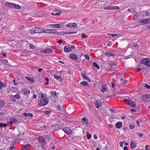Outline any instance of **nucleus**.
<instances>
[{"label":"nucleus","instance_id":"ddd939ff","mask_svg":"<svg viewBox=\"0 0 150 150\" xmlns=\"http://www.w3.org/2000/svg\"><path fill=\"white\" fill-rule=\"evenodd\" d=\"M24 133L23 132L22 134H21V133L20 132H19V134L17 136L16 138V140H22L24 139V136L23 135Z\"/></svg>","mask_w":150,"mask_h":150},{"label":"nucleus","instance_id":"1a4fd4ad","mask_svg":"<svg viewBox=\"0 0 150 150\" xmlns=\"http://www.w3.org/2000/svg\"><path fill=\"white\" fill-rule=\"evenodd\" d=\"M69 57L70 59L73 60L77 61L79 60V57L76 54H70Z\"/></svg>","mask_w":150,"mask_h":150},{"label":"nucleus","instance_id":"a878e982","mask_svg":"<svg viewBox=\"0 0 150 150\" xmlns=\"http://www.w3.org/2000/svg\"><path fill=\"white\" fill-rule=\"evenodd\" d=\"M6 86L5 84L2 81H0V89H1L4 88Z\"/></svg>","mask_w":150,"mask_h":150},{"label":"nucleus","instance_id":"3c124183","mask_svg":"<svg viewBox=\"0 0 150 150\" xmlns=\"http://www.w3.org/2000/svg\"><path fill=\"white\" fill-rule=\"evenodd\" d=\"M144 87H145V88H146L148 89L150 88V86L146 83L144 85Z\"/></svg>","mask_w":150,"mask_h":150},{"label":"nucleus","instance_id":"49530a36","mask_svg":"<svg viewBox=\"0 0 150 150\" xmlns=\"http://www.w3.org/2000/svg\"><path fill=\"white\" fill-rule=\"evenodd\" d=\"M63 35L64 34H72V33L71 32L69 31H65V32H63Z\"/></svg>","mask_w":150,"mask_h":150},{"label":"nucleus","instance_id":"f257e3e1","mask_svg":"<svg viewBox=\"0 0 150 150\" xmlns=\"http://www.w3.org/2000/svg\"><path fill=\"white\" fill-rule=\"evenodd\" d=\"M5 6L7 7H10L16 9H20L21 8L20 6L19 5L9 2L5 3Z\"/></svg>","mask_w":150,"mask_h":150},{"label":"nucleus","instance_id":"f3484780","mask_svg":"<svg viewBox=\"0 0 150 150\" xmlns=\"http://www.w3.org/2000/svg\"><path fill=\"white\" fill-rule=\"evenodd\" d=\"M122 126V122H119L116 123L115 125V127L118 129L120 128Z\"/></svg>","mask_w":150,"mask_h":150},{"label":"nucleus","instance_id":"9b49d317","mask_svg":"<svg viewBox=\"0 0 150 150\" xmlns=\"http://www.w3.org/2000/svg\"><path fill=\"white\" fill-rule=\"evenodd\" d=\"M62 130L67 135H69L72 133L71 130L69 127H66L63 129Z\"/></svg>","mask_w":150,"mask_h":150},{"label":"nucleus","instance_id":"864d4df0","mask_svg":"<svg viewBox=\"0 0 150 150\" xmlns=\"http://www.w3.org/2000/svg\"><path fill=\"white\" fill-rule=\"evenodd\" d=\"M51 110H46L44 111V113L46 114H48L51 113Z\"/></svg>","mask_w":150,"mask_h":150},{"label":"nucleus","instance_id":"bb28decb","mask_svg":"<svg viewBox=\"0 0 150 150\" xmlns=\"http://www.w3.org/2000/svg\"><path fill=\"white\" fill-rule=\"evenodd\" d=\"M105 54L107 55L109 57H110L115 56V55L112 52H111L110 53L108 52H106L105 53Z\"/></svg>","mask_w":150,"mask_h":150},{"label":"nucleus","instance_id":"f03ea898","mask_svg":"<svg viewBox=\"0 0 150 150\" xmlns=\"http://www.w3.org/2000/svg\"><path fill=\"white\" fill-rule=\"evenodd\" d=\"M43 28L38 27H35L32 28L29 30V33L31 34H34L35 33H42Z\"/></svg>","mask_w":150,"mask_h":150},{"label":"nucleus","instance_id":"09e8293b","mask_svg":"<svg viewBox=\"0 0 150 150\" xmlns=\"http://www.w3.org/2000/svg\"><path fill=\"white\" fill-rule=\"evenodd\" d=\"M84 56L85 59L87 60H88L90 59V57L88 55L86 54H85Z\"/></svg>","mask_w":150,"mask_h":150},{"label":"nucleus","instance_id":"603ef678","mask_svg":"<svg viewBox=\"0 0 150 150\" xmlns=\"http://www.w3.org/2000/svg\"><path fill=\"white\" fill-rule=\"evenodd\" d=\"M87 35H85L83 33L81 35V38H87Z\"/></svg>","mask_w":150,"mask_h":150},{"label":"nucleus","instance_id":"774afa93","mask_svg":"<svg viewBox=\"0 0 150 150\" xmlns=\"http://www.w3.org/2000/svg\"><path fill=\"white\" fill-rule=\"evenodd\" d=\"M145 148H146V150H150V149H149V146L148 145H146V146Z\"/></svg>","mask_w":150,"mask_h":150},{"label":"nucleus","instance_id":"cd10ccee","mask_svg":"<svg viewBox=\"0 0 150 150\" xmlns=\"http://www.w3.org/2000/svg\"><path fill=\"white\" fill-rule=\"evenodd\" d=\"M52 27H53L54 28H60V26L59 24H52L51 25Z\"/></svg>","mask_w":150,"mask_h":150},{"label":"nucleus","instance_id":"393cba45","mask_svg":"<svg viewBox=\"0 0 150 150\" xmlns=\"http://www.w3.org/2000/svg\"><path fill=\"white\" fill-rule=\"evenodd\" d=\"M31 146L30 144H27L26 145H25L23 148H22V150H27V149L29 148L30 146Z\"/></svg>","mask_w":150,"mask_h":150},{"label":"nucleus","instance_id":"de8ad7c7","mask_svg":"<svg viewBox=\"0 0 150 150\" xmlns=\"http://www.w3.org/2000/svg\"><path fill=\"white\" fill-rule=\"evenodd\" d=\"M107 35H110L112 36V37H115V36H117L118 35V34H112L110 33H108L107 34Z\"/></svg>","mask_w":150,"mask_h":150},{"label":"nucleus","instance_id":"a19ab883","mask_svg":"<svg viewBox=\"0 0 150 150\" xmlns=\"http://www.w3.org/2000/svg\"><path fill=\"white\" fill-rule=\"evenodd\" d=\"M11 90L14 92H16L17 91V88H16L13 86H12L11 88Z\"/></svg>","mask_w":150,"mask_h":150},{"label":"nucleus","instance_id":"e2e57ef3","mask_svg":"<svg viewBox=\"0 0 150 150\" xmlns=\"http://www.w3.org/2000/svg\"><path fill=\"white\" fill-rule=\"evenodd\" d=\"M124 143V142H119V144L120 146H121V147H122L123 146Z\"/></svg>","mask_w":150,"mask_h":150},{"label":"nucleus","instance_id":"9d476101","mask_svg":"<svg viewBox=\"0 0 150 150\" xmlns=\"http://www.w3.org/2000/svg\"><path fill=\"white\" fill-rule=\"evenodd\" d=\"M19 118H12L10 119V122L11 123V124H14L15 123H16L18 122V123H19L20 122V120H19Z\"/></svg>","mask_w":150,"mask_h":150},{"label":"nucleus","instance_id":"39448f33","mask_svg":"<svg viewBox=\"0 0 150 150\" xmlns=\"http://www.w3.org/2000/svg\"><path fill=\"white\" fill-rule=\"evenodd\" d=\"M124 100L125 101L126 104L131 107H134L136 106L135 103L129 99H125Z\"/></svg>","mask_w":150,"mask_h":150},{"label":"nucleus","instance_id":"4d7b16f0","mask_svg":"<svg viewBox=\"0 0 150 150\" xmlns=\"http://www.w3.org/2000/svg\"><path fill=\"white\" fill-rule=\"evenodd\" d=\"M145 11L146 16H149L150 15V13L149 12L147 11Z\"/></svg>","mask_w":150,"mask_h":150},{"label":"nucleus","instance_id":"6ab92c4d","mask_svg":"<svg viewBox=\"0 0 150 150\" xmlns=\"http://www.w3.org/2000/svg\"><path fill=\"white\" fill-rule=\"evenodd\" d=\"M101 91L103 92H106L108 90L107 86L106 85H103L101 88Z\"/></svg>","mask_w":150,"mask_h":150},{"label":"nucleus","instance_id":"4468645a","mask_svg":"<svg viewBox=\"0 0 150 150\" xmlns=\"http://www.w3.org/2000/svg\"><path fill=\"white\" fill-rule=\"evenodd\" d=\"M148 94H145L142 95V97H140L141 99L143 100L144 102L148 101Z\"/></svg>","mask_w":150,"mask_h":150},{"label":"nucleus","instance_id":"f704fd0d","mask_svg":"<svg viewBox=\"0 0 150 150\" xmlns=\"http://www.w3.org/2000/svg\"><path fill=\"white\" fill-rule=\"evenodd\" d=\"M135 127V125L133 123H131L129 126V127L130 129H133Z\"/></svg>","mask_w":150,"mask_h":150},{"label":"nucleus","instance_id":"c9c22d12","mask_svg":"<svg viewBox=\"0 0 150 150\" xmlns=\"http://www.w3.org/2000/svg\"><path fill=\"white\" fill-rule=\"evenodd\" d=\"M93 66L94 67H96V68H97L98 69H100L98 65V64H97V63L96 62H93Z\"/></svg>","mask_w":150,"mask_h":150},{"label":"nucleus","instance_id":"ea45409f","mask_svg":"<svg viewBox=\"0 0 150 150\" xmlns=\"http://www.w3.org/2000/svg\"><path fill=\"white\" fill-rule=\"evenodd\" d=\"M138 17V13L137 12H136V13L134 15H133V19L134 20H136Z\"/></svg>","mask_w":150,"mask_h":150},{"label":"nucleus","instance_id":"6e6d98bb","mask_svg":"<svg viewBox=\"0 0 150 150\" xmlns=\"http://www.w3.org/2000/svg\"><path fill=\"white\" fill-rule=\"evenodd\" d=\"M145 12V11H142V12L141 13V16H146V15H145L146 13Z\"/></svg>","mask_w":150,"mask_h":150},{"label":"nucleus","instance_id":"412c9836","mask_svg":"<svg viewBox=\"0 0 150 150\" xmlns=\"http://www.w3.org/2000/svg\"><path fill=\"white\" fill-rule=\"evenodd\" d=\"M80 84L81 85L83 86H89V85H88V83L87 81H83L81 82L80 83Z\"/></svg>","mask_w":150,"mask_h":150},{"label":"nucleus","instance_id":"e433bc0d","mask_svg":"<svg viewBox=\"0 0 150 150\" xmlns=\"http://www.w3.org/2000/svg\"><path fill=\"white\" fill-rule=\"evenodd\" d=\"M50 95L52 97H55L56 96V92L54 91H51L50 92Z\"/></svg>","mask_w":150,"mask_h":150},{"label":"nucleus","instance_id":"c03bdc74","mask_svg":"<svg viewBox=\"0 0 150 150\" xmlns=\"http://www.w3.org/2000/svg\"><path fill=\"white\" fill-rule=\"evenodd\" d=\"M112 10H114L116 9H119L120 8L118 6H112Z\"/></svg>","mask_w":150,"mask_h":150},{"label":"nucleus","instance_id":"338daca9","mask_svg":"<svg viewBox=\"0 0 150 150\" xmlns=\"http://www.w3.org/2000/svg\"><path fill=\"white\" fill-rule=\"evenodd\" d=\"M15 79H16V83H18V81L19 79V76H17Z\"/></svg>","mask_w":150,"mask_h":150},{"label":"nucleus","instance_id":"a18cd8bd","mask_svg":"<svg viewBox=\"0 0 150 150\" xmlns=\"http://www.w3.org/2000/svg\"><path fill=\"white\" fill-rule=\"evenodd\" d=\"M45 80L46 81V82L44 83L45 85H48L49 84V79L47 78H45Z\"/></svg>","mask_w":150,"mask_h":150},{"label":"nucleus","instance_id":"473e14b6","mask_svg":"<svg viewBox=\"0 0 150 150\" xmlns=\"http://www.w3.org/2000/svg\"><path fill=\"white\" fill-rule=\"evenodd\" d=\"M0 62L1 63H3L4 64H6L8 63V60L5 59H0Z\"/></svg>","mask_w":150,"mask_h":150},{"label":"nucleus","instance_id":"5fc2aeb1","mask_svg":"<svg viewBox=\"0 0 150 150\" xmlns=\"http://www.w3.org/2000/svg\"><path fill=\"white\" fill-rule=\"evenodd\" d=\"M29 46L30 48L32 49H34L35 48V47L33 44H29Z\"/></svg>","mask_w":150,"mask_h":150},{"label":"nucleus","instance_id":"a211bd4d","mask_svg":"<svg viewBox=\"0 0 150 150\" xmlns=\"http://www.w3.org/2000/svg\"><path fill=\"white\" fill-rule=\"evenodd\" d=\"M54 77L57 80H58L60 81H62L63 80V79L61 76H59L55 74L54 75Z\"/></svg>","mask_w":150,"mask_h":150},{"label":"nucleus","instance_id":"8fccbe9b","mask_svg":"<svg viewBox=\"0 0 150 150\" xmlns=\"http://www.w3.org/2000/svg\"><path fill=\"white\" fill-rule=\"evenodd\" d=\"M87 139H90L91 137V134L88 133H87Z\"/></svg>","mask_w":150,"mask_h":150},{"label":"nucleus","instance_id":"37998d69","mask_svg":"<svg viewBox=\"0 0 150 150\" xmlns=\"http://www.w3.org/2000/svg\"><path fill=\"white\" fill-rule=\"evenodd\" d=\"M13 97L17 99H19L20 98V97L18 94H16V95L13 96Z\"/></svg>","mask_w":150,"mask_h":150},{"label":"nucleus","instance_id":"69168bd1","mask_svg":"<svg viewBox=\"0 0 150 150\" xmlns=\"http://www.w3.org/2000/svg\"><path fill=\"white\" fill-rule=\"evenodd\" d=\"M13 83L15 85H17L18 83L16 82V79L15 78H14V79L13 80Z\"/></svg>","mask_w":150,"mask_h":150},{"label":"nucleus","instance_id":"20e7f679","mask_svg":"<svg viewBox=\"0 0 150 150\" xmlns=\"http://www.w3.org/2000/svg\"><path fill=\"white\" fill-rule=\"evenodd\" d=\"M76 48L73 45L71 46L70 45H66L64 47V51L66 53H69L72 50H74Z\"/></svg>","mask_w":150,"mask_h":150},{"label":"nucleus","instance_id":"bf43d9fd","mask_svg":"<svg viewBox=\"0 0 150 150\" xmlns=\"http://www.w3.org/2000/svg\"><path fill=\"white\" fill-rule=\"evenodd\" d=\"M112 42L111 41H110L107 44V45L108 46H111L112 45Z\"/></svg>","mask_w":150,"mask_h":150},{"label":"nucleus","instance_id":"f8f14e48","mask_svg":"<svg viewBox=\"0 0 150 150\" xmlns=\"http://www.w3.org/2000/svg\"><path fill=\"white\" fill-rule=\"evenodd\" d=\"M42 33H54V31H55L54 30H51L49 29H46L45 30L44 28H43Z\"/></svg>","mask_w":150,"mask_h":150},{"label":"nucleus","instance_id":"4c0bfd02","mask_svg":"<svg viewBox=\"0 0 150 150\" xmlns=\"http://www.w3.org/2000/svg\"><path fill=\"white\" fill-rule=\"evenodd\" d=\"M81 120L83 124L88 123V121L86 120V118H82L81 119Z\"/></svg>","mask_w":150,"mask_h":150},{"label":"nucleus","instance_id":"2eb2a0df","mask_svg":"<svg viewBox=\"0 0 150 150\" xmlns=\"http://www.w3.org/2000/svg\"><path fill=\"white\" fill-rule=\"evenodd\" d=\"M22 91L23 92L24 95H27L29 94L30 93V90L28 88L23 89Z\"/></svg>","mask_w":150,"mask_h":150},{"label":"nucleus","instance_id":"dca6fc26","mask_svg":"<svg viewBox=\"0 0 150 150\" xmlns=\"http://www.w3.org/2000/svg\"><path fill=\"white\" fill-rule=\"evenodd\" d=\"M81 75L83 78L87 80L89 82H90L91 81V80L88 78V77L86 76V73H82Z\"/></svg>","mask_w":150,"mask_h":150},{"label":"nucleus","instance_id":"c85d7f7f","mask_svg":"<svg viewBox=\"0 0 150 150\" xmlns=\"http://www.w3.org/2000/svg\"><path fill=\"white\" fill-rule=\"evenodd\" d=\"M37 94L39 96L40 98L41 97V98L44 97L45 96L44 95V94L42 93V92L39 91L37 92Z\"/></svg>","mask_w":150,"mask_h":150},{"label":"nucleus","instance_id":"c756f323","mask_svg":"<svg viewBox=\"0 0 150 150\" xmlns=\"http://www.w3.org/2000/svg\"><path fill=\"white\" fill-rule=\"evenodd\" d=\"M6 104L5 101L2 100H0V106L2 107Z\"/></svg>","mask_w":150,"mask_h":150},{"label":"nucleus","instance_id":"2f4dec72","mask_svg":"<svg viewBox=\"0 0 150 150\" xmlns=\"http://www.w3.org/2000/svg\"><path fill=\"white\" fill-rule=\"evenodd\" d=\"M54 35H63V32H57L56 31V30H55V31L54 32Z\"/></svg>","mask_w":150,"mask_h":150},{"label":"nucleus","instance_id":"aec40b11","mask_svg":"<svg viewBox=\"0 0 150 150\" xmlns=\"http://www.w3.org/2000/svg\"><path fill=\"white\" fill-rule=\"evenodd\" d=\"M100 103L99 100H96L95 101V106L97 108H99L100 106Z\"/></svg>","mask_w":150,"mask_h":150},{"label":"nucleus","instance_id":"4be33fe9","mask_svg":"<svg viewBox=\"0 0 150 150\" xmlns=\"http://www.w3.org/2000/svg\"><path fill=\"white\" fill-rule=\"evenodd\" d=\"M38 141L40 142H45V139L42 136H40L38 138Z\"/></svg>","mask_w":150,"mask_h":150},{"label":"nucleus","instance_id":"680f3d73","mask_svg":"<svg viewBox=\"0 0 150 150\" xmlns=\"http://www.w3.org/2000/svg\"><path fill=\"white\" fill-rule=\"evenodd\" d=\"M128 81L127 80H124L122 82L124 85H125V84H127V83Z\"/></svg>","mask_w":150,"mask_h":150},{"label":"nucleus","instance_id":"7ed1b4c3","mask_svg":"<svg viewBox=\"0 0 150 150\" xmlns=\"http://www.w3.org/2000/svg\"><path fill=\"white\" fill-rule=\"evenodd\" d=\"M49 102L46 96L40 98V102L38 103V106L40 107L46 105Z\"/></svg>","mask_w":150,"mask_h":150},{"label":"nucleus","instance_id":"0e129e2a","mask_svg":"<svg viewBox=\"0 0 150 150\" xmlns=\"http://www.w3.org/2000/svg\"><path fill=\"white\" fill-rule=\"evenodd\" d=\"M40 52L41 53H44L46 54L45 49L43 50L40 51Z\"/></svg>","mask_w":150,"mask_h":150},{"label":"nucleus","instance_id":"13d9d810","mask_svg":"<svg viewBox=\"0 0 150 150\" xmlns=\"http://www.w3.org/2000/svg\"><path fill=\"white\" fill-rule=\"evenodd\" d=\"M28 117H32L33 116V115L32 114L29 112L27 113Z\"/></svg>","mask_w":150,"mask_h":150},{"label":"nucleus","instance_id":"72a5a7b5","mask_svg":"<svg viewBox=\"0 0 150 150\" xmlns=\"http://www.w3.org/2000/svg\"><path fill=\"white\" fill-rule=\"evenodd\" d=\"M8 125L7 123H3L2 122L0 123V127H6Z\"/></svg>","mask_w":150,"mask_h":150},{"label":"nucleus","instance_id":"5701e85b","mask_svg":"<svg viewBox=\"0 0 150 150\" xmlns=\"http://www.w3.org/2000/svg\"><path fill=\"white\" fill-rule=\"evenodd\" d=\"M25 78L26 79L29 81L31 83H33L34 81V78L32 77L31 78L30 77L26 76Z\"/></svg>","mask_w":150,"mask_h":150},{"label":"nucleus","instance_id":"79ce46f5","mask_svg":"<svg viewBox=\"0 0 150 150\" xmlns=\"http://www.w3.org/2000/svg\"><path fill=\"white\" fill-rule=\"evenodd\" d=\"M104 9L105 10H112V6H107L106 7H104Z\"/></svg>","mask_w":150,"mask_h":150},{"label":"nucleus","instance_id":"6e6552de","mask_svg":"<svg viewBox=\"0 0 150 150\" xmlns=\"http://www.w3.org/2000/svg\"><path fill=\"white\" fill-rule=\"evenodd\" d=\"M66 26L70 28H76L77 24L76 23H70L67 24Z\"/></svg>","mask_w":150,"mask_h":150},{"label":"nucleus","instance_id":"58836bf2","mask_svg":"<svg viewBox=\"0 0 150 150\" xmlns=\"http://www.w3.org/2000/svg\"><path fill=\"white\" fill-rule=\"evenodd\" d=\"M46 54L51 53L52 52V50L51 49H45Z\"/></svg>","mask_w":150,"mask_h":150},{"label":"nucleus","instance_id":"b1692460","mask_svg":"<svg viewBox=\"0 0 150 150\" xmlns=\"http://www.w3.org/2000/svg\"><path fill=\"white\" fill-rule=\"evenodd\" d=\"M133 140H131V143L130 144V148L131 149L134 148L136 146V144H135Z\"/></svg>","mask_w":150,"mask_h":150},{"label":"nucleus","instance_id":"0eeeda50","mask_svg":"<svg viewBox=\"0 0 150 150\" xmlns=\"http://www.w3.org/2000/svg\"><path fill=\"white\" fill-rule=\"evenodd\" d=\"M139 22L142 25H144L150 22V18L145 19H142L139 20Z\"/></svg>","mask_w":150,"mask_h":150},{"label":"nucleus","instance_id":"052dcab7","mask_svg":"<svg viewBox=\"0 0 150 150\" xmlns=\"http://www.w3.org/2000/svg\"><path fill=\"white\" fill-rule=\"evenodd\" d=\"M133 46L135 47H139V45L137 44H134L133 45Z\"/></svg>","mask_w":150,"mask_h":150},{"label":"nucleus","instance_id":"7c9ffc66","mask_svg":"<svg viewBox=\"0 0 150 150\" xmlns=\"http://www.w3.org/2000/svg\"><path fill=\"white\" fill-rule=\"evenodd\" d=\"M14 143L12 142L10 144V146L9 148V149L10 150H13L15 148L14 145Z\"/></svg>","mask_w":150,"mask_h":150},{"label":"nucleus","instance_id":"423d86ee","mask_svg":"<svg viewBox=\"0 0 150 150\" xmlns=\"http://www.w3.org/2000/svg\"><path fill=\"white\" fill-rule=\"evenodd\" d=\"M140 63L149 67H150V60L148 58L143 59L140 61Z\"/></svg>","mask_w":150,"mask_h":150}]
</instances>
